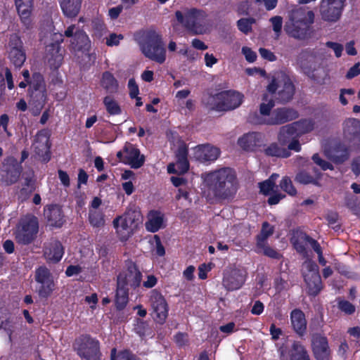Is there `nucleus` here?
I'll return each mask as SVG.
<instances>
[{
  "instance_id": "49",
  "label": "nucleus",
  "mask_w": 360,
  "mask_h": 360,
  "mask_svg": "<svg viewBox=\"0 0 360 360\" xmlns=\"http://www.w3.org/2000/svg\"><path fill=\"white\" fill-rule=\"evenodd\" d=\"M280 188L291 196H295L297 190L295 188L290 178L288 176H283L280 181Z\"/></svg>"
},
{
  "instance_id": "41",
  "label": "nucleus",
  "mask_w": 360,
  "mask_h": 360,
  "mask_svg": "<svg viewBox=\"0 0 360 360\" xmlns=\"http://www.w3.org/2000/svg\"><path fill=\"white\" fill-rule=\"evenodd\" d=\"M267 156L286 158L290 156L291 153L286 148H281L277 143H272L264 149Z\"/></svg>"
},
{
  "instance_id": "38",
  "label": "nucleus",
  "mask_w": 360,
  "mask_h": 360,
  "mask_svg": "<svg viewBox=\"0 0 360 360\" xmlns=\"http://www.w3.org/2000/svg\"><path fill=\"white\" fill-rule=\"evenodd\" d=\"M344 132L360 141V120L355 118L346 120L344 124Z\"/></svg>"
},
{
  "instance_id": "8",
  "label": "nucleus",
  "mask_w": 360,
  "mask_h": 360,
  "mask_svg": "<svg viewBox=\"0 0 360 360\" xmlns=\"http://www.w3.org/2000/svg\"><path fill=\"white\" fill-rule=\"evenodd\" d=\"M34 280L37 283V292L41 299H48L56 288V283L50 269L40 266L35 270Z\"/></svg>"
},
{
  "instance_id": "3",
  "label": "nucleus",
  "mask_w": 360,
  "mask_h": 360,
  "mask_svg": "<svg viewBox=\"0 0 360 360\" xmlns=\"http://www.w3.org/2000/svg\"><path fill=\"white\" fill-rule=\"evenodd\" d=\"M314 17L312 11H307L302 8L293 10L290 15L289 21L284 26L286 34L300 40L310 38L314 33L312 25L314 22Z\"/></svg>"
},
{
  "instance_id": "9",
  "label": "nucleus",
  "mask_w": 360,
  "mask_h": 360,
  "mask_svg": "<svg viewBox=\"0 0 360 360\" xmlns=\"http://www.w3.org/2000/svg\"><path fill=\"white\" fill-rule=\"evenodd\" d=\"M38 231V219L34 215L26 217L20 222L15 232V238L19 243L28 245L34 240Z\"/></svg>"
},
{
  "instance_id": "57",
  "label": "nucleus",
  "mask_w": 360,
  "mask_h": 360,
  "mask_svg": "<svg viewBox=\"0 0 360 360\" xmlns=\"http://www.w3.org/2000/svg\"><path fill=\"white\" fill-rule=\"evenodd\" d=\"M338 309L345 314L351 315L355 312V306L350 302L342 300L338 303Z\"/></svg>"
},
{
  "instance_id": "52",
  "label": "nucleus",
  "mask_w": 360,
  "mask_h": 360,
  "mask_svg": "<svg viewBox=\"0 0 360 360\" xmlns=\"http://www.w3.org/2000/svg\"><path fill=\"white\" fill-rule=\"evenodd\" d=\"M301 239L309 243L314 251L321 257V247L319 242L305 233H301Z\"/></svg>"
},
{
  "instance_id": "7",
  "label": "nucleus",
  "mask_w": 360,
  "mask_h": 360,
  "mask_svg": "<svg viewBox=\"0 0 360 360\" xmlns=\"http://www.w3.org/2000/svg\"><path fill=\"white\" fill-rule=\"evenodd\" d=\"M73 347L77 355L84 360H101L100 342L89 334H82L77 338Z\"/></svg>"
},
{
  "instance_id": "29",
  "label": "nucleus",
  "mask_w": 360,
  "mask_h": 360,
  "mask_svg": "<svg viewBox=\"0 0 360 360\" xmlns=\"http://www.w3.org/2000/svg\"><path fill=\"white\" fill-rule=\"evenodd\" d=\"M263 136L259 132H249L238 139V146L245 151H254L263 143Z\"/></svg>"
},
{
  "instance_id": "27",
  "label": "nucleus",
  "mask_w": 360,
  "mask_h": 360,
  "mask_svg": "<svg viewBox=\"0 0 360 360\" xmlns=\"http://www.w3.org/2000/svg\"><path fill=\"white\" fill-rule=\"evenodd\" d=\"M326 155L335 164L345 162L349 156V150L341 141H336L325 150Z\"/></svg>"
},
{
  "instance_id": "25",
  "label": "nucleus",
  "mask_w": 360,
  "mask_h": 360,
  "mask_svg": "<svg viewBox=\"0 0 360 360\" xmlns=\"http://www.w3.org/2000/svg\"><path fill=\"white\" fill-rule=\"evenodd\" d=\"M221 112L233 110L238 108L243 103V95L233 90L220 92Z\"/></svg>"
},
{
  "instance_id": "53",
  "label": "nucleus",
  "mask_w": 360,
  "mask_h": 360,
  "mask_svg": "<svg viewBox=\"0 0 360 360\" xmlns=\"http://www.w3.org/2000/svg\"><path fill=\"white\" fill-rule=\"evenodd\" d=\"M248 121L256 125L266 124L269 125V117L262 116L259 112H254L249 114Z\"/></svg>"
},
{
  "instance_id": "51",
  "label": "nucleus",
  "mask_w": 360,
  "mask_h": 360,
  "mask_svg": "<svg viewBox=\"0 0 360 360\" xmlns=\"http://www.w3.org/2000/svg\"><path fill=\"white\" fill-rule=\"evenodd\" d=\"M254 18H240L237 21L238 30L244 34H248L252 31V25L255 23Z\"/></svg>"
},
{
  "instance_id": "40",
  "label": "nucleus",
  "mask_w": 360,
  "mask_h": 360,
  "mask_svg": "<svg viewBox=\"0 0 360 360\" xmlns=\"http://www.w3.org/2000/svg\"><path fill=\"white\" fill-rule=\"evenodd\" d=\"M63 14L68 18H75L81 9L82 1H60Z\"/></svg>"
},
{
  "instance_id": "58",
  "label": "nucleus",
  "mask_w": 360,
  "mask_h": 360,
  "mask_svg": "<svg viewBox=\"0 0 360 360\" xmlns=\"http://www.w3.org/2000/svg\"><path fill=\"white\" fill-rule=\"evenodd\" d=\"M312 160L314 162L319 166L323 171L327 169L333 170L334 169L333 165L329 162L323 160L318 153H315L312 156Z\"/></svg>"
},
{
  "instance_id": "17",
  "label": "nucleus",
  "mask_w": 360,
  "mask_h": 360,
  "mask_svg": "<svg viewBox=\"0 0 360 360\" xmlns=\"http://www.w3.org/2000/svg\"><path fill=\"white\" fill-rule=\"evenodd\" d=\"M44 217L49 226L61 228L66 222V217L61 205L49 204L44 207Z\"/></svg>"
},
{
  "instance_id": "34",
  "label": "nucleus",
  "mask_w": 360,
  "mask_h": 360,
  "mask_svg": "<svg viewBox=\"0 0 360 360\" xmlns=\"http://www.w3.org/2000/svg\"><path fill=\"white\" fill-rule=\"evenodd\" d=\"M202 103L212 111L221 112L220 92L212 94L207 93L202 98Z\"/></svg>"
},
{
  "instance_id": "56",
  "label": "nucleus",
  "mask_w": 360,
  "mask_h": 360,
  "mask_svg": "<svg viewBox=\"0 0 360 360\" xmlns=\"http://www.w3.org/2000/svg\"><path fill=\"white\" fill-rule=\"evenodd\" d=\"M91 26L94 32V34L98 37H101L103 35V32L106 30L105 23L99 18L93 19L91 21Z\"/></svg>"
},
{
  "instance_id": "4",
  "label": "nucleus",
  "mask_w": 360,
  "mask_h": 360,
  "mask_svg": "<svg viewBox=\"0 0 360 360\" xmlns=\"http://www.w3.org/2000/svg\"><path fill=\"white\" fill-rule=\"evenodd\" d=\"M139 46L142 53L147 58L159 64L166 60V49L162 35L153 30L143 32Z\"/></svg>"
},
{
  "instance_id": "44",
  "label": "nucleus",
  "mask_w": 360,
  "mask_h": 360,
  "mask_svg": "<svg viewBox=\"0 0 360 360\" xmlns=\"http://www.w3.org/2000/svg\"><path fill=\"white\" fill-rule=\"evenodd\" d=\"M188 148L186 145L180 146L176 151L178 165H181V172H186L189 169L188 161Z\"/></svg>"
},
{
  "instance_id": "1",
  "label": "nucleus",
  "mask_w": 360,
  "mask_h": 360,
  "mask_svg": "<svg viewBox=\"0 0 360 360\" xmlns=\"http://www.w3.org/2000/svg\"><path fill=\"white\" fill-rule=\"evenodd\" d=\"M204 181L209 195L215 200L233 199L238 191L235 172L229 167H224L207 174Z\"/></svg>"
},
{
  "instance_id": "46",
  "label": "nucleus",
  "mask_w": 360,
  "mask_h": 360,
  "mask_svg": "<svg viewBox=\"0 0 360 360\" xmlns=\"http://www.w3.org/2000/svg\"><path fill=\"white\" fill-rule=\"evenodd\" d=\"M110 360H139V359L130 349H123L117 354L116 348H112L110 351Z\"/></svg>"
},
{
  "instance_id": "19",
  "label": "nucleus",
  "mask_w": 360,
  "mask_h": 360,
  "mask_svg": "<svg viewBox=\"0 0 360 360\" xmlns=\"http://www.w3.org/2000/svg\"><path fill=\"white\" fill-rule=\"evenodd\" d=\"M311 349L316 360H330L331 351L326 336L315 333L311 338Z\"/></svg>"
},
{
  "instance_id": "24",
  "label": "nucleus",
  "mask_w": 360,
  "mask_h": 360,
  "mask_svg": "<svg viewBox=\"0 0 360 360\" xmlns=\"http://www.w3.org/2000/svg\"><path fill=\"white\" fill-rule=\"evenodd\" d=\"M290 325L295 334L304 339L307 332V321L304 313L300 309H294L290 314Z\"/></svg>"
},
{
  "instance_id": "54",
  "label": "nucleus",
  "mask_w": 360,
  "mask_h": 360,
  "mask_svg": "<svg viewBox=\"0 0 360 360\" xmlns=\"http://www.w3.org/2000/svg\"><path fill=\"white\" fill-rule=\"evenodd\" d=\"M257 247L263 250L264 255L270 258L278 259L281 257V254L275 249L268 245L266 242H264L263 245H257Z\"/></svg>"
},
{
  "instance_id": "21",
  "label": "nucleus",
  "mask_w": 360,
  "mask_h": 360,
  "mask_svg": "<svg viewBox=\"0 0 360 360\" xmlns=\"http://www.w3.org/2000/svg\"><path fill=\"white\" fill-rule=\"evenodd\" d=\"M298 117V112L292 108H277L272 111L268 123L269 125H281L296 120Z\"/></svg>"
},
{
  "instance_id": "47",
  "label": "nucleus",
  "mask_w": 360,
  "mask_h": 360,
  "mask_svg": "<svg viewBox=\"0 0 360 360\" xmlns=\"http://www.w3.org/2000/svg\"><path fill=\"white\" fill-rule=\"evenodd\" d=\"M289 124L283 126L278 134V141L281 146H285L289 143L290 141L297 136L292 130L289 129Z\"/></svg>"
},
{
  "instance_id": "26",
  "label": "nucleus",
  "mask_w": 360,
  "mask_h": 360,
  "mask_svg": "<svg viewBox=\"0 0 360 360\" xmlns=\"http://www.w3.org/2000/svg\"><path fill=\"white\" fill-rule=\"evenodd\" d=\"M345 1H321V14L326 21L335 22L342 13Z\"/></svg>"
},
{
  "instance_id": "23",
  "label": "nucleus",
  "mask_w": 360,
  "mask_h": 360,
  "mask_svg": "<svg viewBox=\"0 0 360 360\" xmlns=\"http://www.w3.org/2000/svg\"><path fill=\"white\" fill-rule=\"evenodd\" d=\"M322 174L320 170L313 165H307L305 169L300 170L295 176V181L302 184H313L320 186L319 183Z\"/></svg>"
},
{
  "instance_id": "59",
  "label": "nucleus",
  "mask_w": 360,
  "mask_h": 360,
  "mask_svg": "<svg viewBox=\"0 0 360 360\" xmlns=\"http://www.w3.org/2000/svg\"><path fill=\"white\" fill-rule=\"evenodd\" d=\"M270 22L272 24L273 30L278 37L281 33L283 26V18L279 15H276L270 18Z\"/></svg>"
},
{
  "instance_id": "35",
  "label": "nucleus",
  "mask_w": 360,
  "mask_h": 360,
  "mask_svg": "<svg viewBox=\"0 0 360 360\" xmlns=\"http://www.w3.org/2000/svg\"><path fill=\"white\" fill-rule=\"evenodd\" d=\"M290 360H310L307 349L301 342H292L289 353Z\"/></svg>"
},
{
  "instance_id": "20",
  "label": "nucleus",
  "mask_w": 360,
  "mask_h": 360,
  "mask_svg": "<svg viewBox=\"0 0 360 360\" xmlns=\"http://www.w3.org/2000/svg\"><path fill=\"white\" fill-rule=\"evenodd\" d=\"M37 144L34 146V152L43 162H48L51 160V152L49 142V134L46 129L37 131L34 139Z\"/></svg>"
},
{
  "instance_id": "11",
  "label": "nucleus",
  "mask_w": 360,
  "mask_h": 360,
  "mask_svg": "<svg viewBox=\"0 0 360 360\" xmlns=\"http://www.w3.org/2000/svg\"><path fill=\"white\" fill-rule=\"evenodd\" d=\"M22 165L13 156L4 158L0 168V181L6 186L16 183L22 172Z\"/></svg>"
},
{
  "instance_id": "14",
  "label": "nucleus",
  "mask_w": 360,
  "mask_h": 360,
  "mask_svg": "<svg viewBox=\"0 0 360 360\" xmlns=\"http://www.w3.org/2000/svg\"><path fill=\"white\" fill-rule=\"evenodd\" d=\"M307 272H303L304 282L307 286L309 295L316 296L323 288L321 278L319 274V268L314 262L306 263Z\"/></svg>"
},
{
  "instance_id": "50",
  "label": "nucleus",
  "mask_w": 360,
  "mask_h": 360,
  "mask_svg": "<svg viewBox=\"0 0 360 360\" xmlns=\"http://www.w3.org/2000/svg\"><path fill=\"white\" fill-rule=\"evenodd\" d=\"M89 220L91 225L97 228L102 226L105 223L103 214L98 211H90Z\"/></svg>"
},
{
  "instance_id": "61",
  "label": "nucleus",
  "mask_w": 360,
  "mask_h": 360,
  "mask_svg": "<svg viewBox=\"0 0 360 360\" xmlns=\"http://www.w3.org/2000/svg\"><path fill=\"white\" fill-rule=\"evenodd\" d=\"M305 241L301 239V234L299 236L298 238H292V243L296 250V251L300 254H303L306 252V248L304 244Z\"/></svg>"
},
{
  "instance_id": "64",
  "label": "nucleus",
  "mask_w": 360,
  "mask_h": 360,
  "mask_svg": "<svg viewBox=\"0 0 360 360\" xmlns=\"http://www.w3.org/2000/svg\"><path fill=\"white\" fill-rule=\"evenodd\" d=\"M288 287L287 281L284 280L281 277L276 278L274 280V288L277 292L280 293L284 290H286Z\"/></svg>"
},
{
  "instance_id": "39",
  "label": "nucleus",
  "mask_w": 360,
  "mask_h": 360,
  "mask_svg": "<svg viewBox=\"0 0 360 360\" xmlns=\"http://www.w3.org/2000/svg\"><path fill=\"white\" fill-rule=\"evenodd\" d=\"M89 37L86 32L84 30L77 28L72 41V44L75 49L78 51L85 49L86 47L89 46Z\"/></svg>"
},
{
  "instance_id": "63",
  "label": "nucleus",
  "mask_w": 360,
  "mask_h": 360,
  "mask_svg": "<svg viewBox=\"0 0 360 360\" xmlns=\"http://www.w3.org/2000/svg\"><path fill=\"white\" fill-rule=\"evenodd\" d=\"M124 38L123 35L120 34L111 33L106 39V45L108 46H117L120 41Z\"/></svg>"
},
{
  "instance_id": "32",
  "label": "nucleus",
  "mask_w": 360,
  "mask_h": 360,
  "mask_svg": "<svg viewBox=\"0 0 360 360\" xmlns=\"http://www.w3.org/2000/svg\"><path fill=\"white\" fill-rule=\"evenodd\" d=\"M289 125V129L292 130L297 136H301L314 129V122L311 119H301Z\"/></svg>"
},
{
  "instance_id": "33",
  "label": "nucleus",
  "mask_w": 360,
  "mask_h": 360,
  "mask_svg": "<svg viewBox=\"0 0 360 360\" xmlns=\"http://www.w3.org/2000/svg\"><path fill=\"white\" fill-rule=\"evenodd\" d=\"M163 220V215L160 211H150L148 213V221L145 224L146 230L152 233L158 231L162 226Z\"/></svg>"
},
{
  "instance_id": "43",
  "label": "nucleus",
  "mask_w": 360,
  "mask_h": 360,
  "mask_svg": "<svg viewBox=\"0 0 360 360\" xmlns=\"http://www.w3.org/2000/svg\"><path fill=\"white\" fill-rule=\"evenodd\" d=\"M46 89L44 76L40 72H34L29 82L28 91H38Z\"/></svg>"
},
{
  "instance_id": "62",
  "label": "nucleus",
  "mask_w": 360,
  "mask_h": 360,
  "mask_svg": "<svg viewBox=\"0 0 360 360\" xmlns=\"http://www.w3.org/2000/svg\"><path fill=\"white\" fill-rule=\"evenodd\" d=\"M242 53L245 56V60L249 63H254L257 59V53L248 46L242 48Z\"/></svg>"
},
{
  "instance_id": "15",
  "label": "nucleus",
  "mask_w": 360,
  "mask_h": 360,
  "mask_svg": "<svg viewBox=\"0 0 360 360\" xmlns=\"http://www.w3.org/2000/svg\"><path fill=\"white\" fill-rule=\"evenodd\" d=\"M149 301L155 321L160 324L165 323L168 316L169 307L164 296L159 290L154 289L150 292Z\"/></svg>"
},
{
  "instance_id": "30",
  "label": "nucleus",
  "mask_w": 360,
  "mask_h": 360,
  "mask_svg": "<svg viewBox=\"0 0 360 360\" xmlns=\"http://www.w3.org/2000/svg\"><path fill=\"white\" fill-rule=\"evenodd\" d=\"M20 21L26 30L32 28L31 14L33 8V1H15Z\"/></svg>"
},
{
  "instance_id": "60",
  "label": "nucleus",
  "mask_w": 360,
  "mask_h": 360,
  "mask_svg": "<svg viewBox=\"0 0 360 360\" xmlns=\"http://www.w3.org/2000/svg\"><path fill=\"white\" fill-rule=\"evenodd\" d=\"M128 89L129 90V96L131 98L137 97L139 94V89L134 78H131L129 79Z\"/></svg>"
},
{
  "instance_id": "13",
  "label": "nucleus",
  "mask_w": 360,
  "mask_h": 360,
  "mask_svg": "<svg viewBox=\"0 0 360 360\" xmlns=\"http://www.w3.org/2000/svg\"><path fill=\"white\" fill-rule=\"evenodd\" d=\"M117 158L124 165H130L133 169L141 167L145 162V156L141 155L136 145L126 142L122 149L117 152Z\"/></svg>"
},
{
  "instance_id": "55",
  "label": "nucleus",
  "mask_w": 360,
  "mask_h": 360,
  "mask_svg": "<svg viewBox=\"0 0 360 360\" xmlns=\"http://www.w3.org/2000/svg\"><path fill=\"white\" fill-rule=\"evenodd\" d=\"M275 186L276 183L271 181V180L270 179H266L259 183L260 193L266 196L269 195L271 193L274 191V188Z\"/></svg>"
},
{
  "instance_id": "18",
  "label": "nucleus",
  "mask_w": 360,
  "mask_h": 360,
  "mask_svg": "<svg viewBox=\"0 0 360 360\" xmlns=\"http://www.w3.org/2000/svg\"><path fill=\"white\" fill-rule=\"evenodd\" d=\"M297 64L303 73L311 80L319 84L323 83L324 77L316 72L319 71V69L316 68V63L314 61V57L305 53H302L297 59Z\"/></svg>"
},
{
  "instance_id": "6",
  "label": "nucleus",
  "mask_w": 360,
  "mask_h": 360,
  "mask_svg": "<svg viewBox=\"0 0 360 360\" xmlns=\"http://www.w3.org/2000/svg\"><path fill=\"white\" fill-rule=\"evenodd\" d=\"M266 90L269 94H275L277 103L286 104L293 99L296 87L290 77L281 72L277 78L273 77Z\"/></svg>"
},
{
  "instance_id": "22",
  "label": "nucleus",
  "mask_w": 360,
  "mask_h": 360,
  "mask_svg": "<svg viewBox=\"0 0 360 360\" xmlns=\"http://www.w3.org/2000/svg\"><path fill=\"white\" fill-rule=\"evenodd\" d=\"M245 281V275L238 269H232L224 273L222 283L230 291L238 290Z\"/></svg>"
},
{
  "instance_id": "36",
  "label": "nucleus",
  "mask_w": 360,
  "mask_h": 360,
  "mask_svg": "<svg viewBox=\"0 0 360 360\" xmlns=\"http://www.w3.org/2000/svg\"><path fill=\"white\" fill-rule=\"evenodd\" d=\"M30 104L34 105L36 108L41 109L47 100L46 89L37 91H27Z\"/></svg>"
},
{
  "instance_id": "10",
  "label": "nucleus",
  "mask_w": 360,
  "mask_h": 360,
  "mask_svg": "<svg viewBox=\"0 0 360 360\" xmlns=\"http://www.w3.org/2000/svg\"><path fill=\"white\" fill-rule=\"evenodd\" d=\"M112 223L118 238L122 242L128 240L134 234L139 224L134 212H127L122 217H117L113 219Z\"/></svg>"
},
{
  "instance_id": "37",
  "label": "nucleus",
  "mask_w": 360,
  "mask_h": 360,
  "mask_svg": "<svg viewBox=\"0 0 360 360\" xmlns=\"http://www.w3.org/2000/svg\"><path fill=\"white\" fill-rule=\"evenodd\" d=\"M101 84L108 93L115 94L118 91V82L114 75L109 71H105L103 73Z\"/></svg>"
},
{
  "instance_id": "16",
  "label": "nucleus",
  "mask_w": 360,
  "mask_h": 360,
  "mask_svg": "<svg viewBox=\"0 0 360 360\" xmlns=\"http://www.w3.org/2000/svg\"><path fill=\"white\" fill-rule=\"evenodd\" d=\"M8 58L15 68H21L25 60L26 53L23 43L18 35H13L8 41Z\"/></svg>"
},
{
  "instance_id": "31",
  "label": "nucleus",
  "mask_w": 360,
  "mask_h": 360,
  "mask_svg": "<svg viewBox=\"0 0 360 360\" xmlns=\"http://www.w3.org/2000/svg\"><path fill=\"white\" fill-rule=\"evenodd\" d=\"M64 248L62 243L57 240L49 243L44 248V255L48 262L57 263L62 259Z\"/></svg>"
},
{
  "instance_id": "2",
  "label": "nucleus",
  "mask_w": 360,
  "mask_h": 360,
  "mask_svg": "<svg viewBox=\"0 0 360 360\" xmlns=\"http://www.w3.org/2000/svg\"><path fill=\"white\" fill-rule=\"evenodd\" d=\"M126 271L117 276L114 304L117 311H122L129 302V288L136 289L141 285L142 274L131 259L125 261Z\"/></svg>"
},
{
  "instance_id": "28",
  "label": "nucleus",
  "mask_w": 360,
  "mask_h": 360,
  "mask_svg": "<svg viewBox=\"0 0 360 360\" xmlns=\"http://www.w3.org/2000/svg\"><path fill=\"white\" fill-rule=\"evenodd\" d=\"M220 155V150L210 144L200 145L195 147L194 157L202 163H210L215 161Z\"/></svg>"
},
{
  "instance_id": "12",
  "label": "nucleus",
  "mask_w": 360,
  "mask_h": 360,
  "mask_svg": "<svg viewBox=\"0 0 360 360\" xmlns=\"http://www.w3.org/2000/svg\"><path fill=\"white\" fill-rule=\"evenodd\" d=\"M54 41L46 46V59L50 69L53 71L58 70L63 64V52L61 43L63 42V36L60 34H54Z\"/></svg>"
},
{
  "instance_id": "45",
  "label": "nucleus",
  "mask_w": 360,
  "mask_h": 360,
  "mask_svg": "<svg viewBox=\"0 0 360 360\" xmlns=\"http://www.w3.org/2000/svg\"><path fill=\"white\" fill-rule=\"evenodd\" d=\"M262 101L264 102L259 105V114L264 117H269L275 105V101L273 98L269 99L267 94H263Z\"/></svg>"
},
{
  "instance_id": "48",
  "label": "nucleus",
  "mask_w": 360,
  "mask_h": 360,
  "mask_svg": "<svg viewBox=\"0 0 360 360\" xmlns=\"http://www.w3.org/2000/svg\"><path fill=\"white\" fill-rule=\"evenodd\" d=\"M274 231V228L268 221L262 223V229L257 236V245H263L264 242H266L267 238L271 236Z\"/></svg>"
},
{
  "instance_id": "5",
  "label": "nucleus",
  "mask_w": 360,
  "mask_h": 360,
  "mask_svg": "<svg viewBox=\"0 0 360 360\" xmlns=\"http://www.w3.org/2000/svg\"><path fill=\"white\" fill-rule=\"evenodd\" d=\"M177 21L193 34H203L207 30V14L205 11L195 8L188 9L183 14L181 11L175 13Z\"/></svg>"
},
{
  "instance_id": "42",
  "label": "nucleus",
  "mask_w": 360,
  "mask_h": 360,
  "mask_svg": "<svg viewBox=\"0 0 360 360\" xmlns=\"http://www.w3.org/2000/svg\"><path fill=\"white\" fill-rule=\"evenodd\" d=\"M103 103L107 112L110 115H119L122 113V108L118 102L111 96H106L103 99Z\"/></svg>"
}]
</instances>
